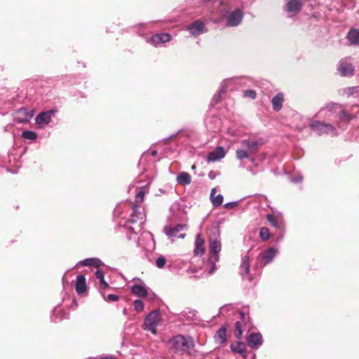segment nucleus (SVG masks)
<instances>
[{
	"label": "nucleus",
	"instance_id": "1",
	"mask_svg": "<svg viewBox=\"0 0 359 359\" xmlns=\"http://www.w3.org/2000/svg\"><path fill=\"white\" fill-rule=\"evenodd\" d=\"M241 147L236 151V156L238 160L249 158L252 155L257 153L259 143L258 141L252 139H245L241 141Z\"/></svg>",
	"mask_w": 359,
	"mask_h": 359
},
{
	"label": "nucleus",
	"instance_id": "2",
	"mask_svg": "<svg viewBox=\"0 0 359 359\" xmlns=\"http://www.w3.org/2000/svg\"><path fill=\"white\" fill-rule=\"evenodd\" d=\"M146 220V215L144 210H141L140 208L137 205H133V212L130 214L128 222L133 226H129L132 232L136 234L142 229V225Z\"/></svg>",
	"mask_w": 359,
	"mask_h": 359
},
{
	"label": "nucleus",
	"instance_id": "3",
	"mask_svg": "<svg viewBox=\"0 0 359 359\" xmlns=\"http://www.w3.org/2000/svg\"><path fill=\"white\" fill-rule=\"evenodd\" d=\"M229 7L225 6L222 8L219 11L222 13V18H225L226 20V25L228 27H236L242 21L243 18V12L240 8H236L235 11L227 14Z\"/></svg>",
	"mask_w": 359,
	"mask_h": 359
},
{
	"label": "nucleus",
	"instance_id": "4",
	"mask_svg": "<svg viewBox=\"0 0 359 359\" xmlns=\"http://www.w3.org/2000/svg\"><path fill=\"white\" fill-rule=\"evenodd\" d=\"M162 321L161 314L158 309L151 311L145 318L144 322V329L151 332L153 334H156L157 326Z\"/></svg>",
	"mask_w": 359,
	"mask_h": 359
},
{
	"label": "nucleus",
	"instance_id": "5",
	"mask_svg": "<svg viewBox=\"0 0 359 359\" xmlns=\"http://www.w3.org/2000/svg\"><path fill=\"white\" fill-rule=\"evenodd\" d=\"M169 344L175 351L180 352L188 351L193 346L191 339L183 335H177L172 337L169 341Z\"/></svg>",
	"mask_w": 359,
	"mask_h": 359
},
{
	"label": "nucleus",
	"instance_id": "6",
	"mask_svg": "<svg viewBox=\"0 0 359 359\" xmlns=\"http://www.w3.org/2000/svg\"><path fill=\"white\" fill-rule=\"evenodd\" d=\"M337 112H339V118L341 121L348 122L353 118L351 114L342 110L341 106L337 103L328 104L319 111V113H325L327 116H331L333 114Z\"/></svg>",
	"mask_w": 359,
	"mask_h": 359
},
{
	"label": "nucleus",
	"instance_id": "7",
	"mask_svg": "<svg viewBox=\"0 0 359 359\" xmlns=\"http://www.w3.org/2000/svg\"><path fill=\"white\" fill-rule=\"evenodd\" d=\"M310 127L319 135H337L336 128L330 123H326L320 121H313L310 124Z\"/></svg>",
	"mask_w": 359,
	"mask_h": 359
},
{
	"label": "nucleus",
	"instance_id": "8",
	"mask_svg": "<svg viewBox=\"0 0 359 359\" xmlns=\"http://www.w3.org/2000/svg\"><path fill=\"white\" fill-rule=\"evenodd\" d=\"M210 250L213 254V256L210 257L209 262L212 264V266L209 271V273H212L216 269L215 263L219 259V252L221 250V242L217 238L210 239Z\"/></svg>",
	"mask_w": 359,
	"mask_h": 359
},
{
	"label": "nucleus",
	"instance_id": "9",
	"mask_svg": "<svg viewBox=\"0 0 359 359\" xmlns=\"http://www.w3.org/2000/svg\"><path fill=\"white\" fill-rule=\"evenodd\" d=\"M55 112L54 110L51 109L39 113L35 118V123L38 128H44L51 121Z\"/></svg>",
	"mask_w": 359,
	"mask_h": 359
},
{
	"label": "nucleus",
	"instance_id": "10",
	"mask_svg": "<svg viewBox=\"0 0 359 359\" xmlns=\"http://www.w3.org/2000/svg\"><path fill=\"white\" fill-rule=\"evenodd\" d=\"M186 29L195 37L207 32L205 23L200 20H197L187 26Z\"/></svg>",
	"mask_w": 359,
	"mask_h": 359
},
{
	"label": "nucleus",
	"instance_id": "11",
	"mask_svg": "<svg viewBox=\"0 0 359 359\" xmlns=\"http://www.w3.org/2000/svg\"><path fill=\"white\" fill-rule=\"evenodd\" d=\"M186 227L185 225L179 224L174 226H165L164 228V231L165 234L169 238H184L185 237V233H180L181 231H182Z\"/></svg>",
	"mask_w": 359,
	"mask_h": 359
},
{
	"label": "nucleus",
	"instance_id": "12",
	"mask_svg": "<svg viewBox=\"0 0 359 359\" xmlns=\"http://www.w3.org/2000/svg\"><path fill=\"white\" fill-rule=\"evenodd\" d=\"M349 60L350 58H344L339 62L338 70L343 76H349L353 74L354 68Z\"/></svg>",
	"mask_w": 359,
	"mask_h": 359
},
{
	"label": "nucleus",
	"instance_id": "13",
	"mask_svg": "<svg viewBox=\"0 0 359 359\" xmlns=\"http://www.w3.org/2000/svg\"><path fill=\"white\" fill-rule=\"evenodd\" d=\"M171 40V36L168 33H160L153 35L147 41L154 46L164 44Z\"/></svg>",
	"mask_w": 359,
	"mask_h": 359
},
{
	"label": "nucleus",
	"instance_id": "14",
	"mask_svg": "<svg viewBox=\"0 0 359 359\" xmlns=\"http://www.w3.org/2000/svg\"><path fill=\"white\" fill-rule=\"evenodd\" d=\"M131 292L139 297H146L149 295V288L146 286V285L138 280V282L133 285L130 287Z\"/></svg>",
	"mask_w": 359,
	"mask_h": 359
},
{
	"label": "nucleus",
	"instance_id": "15",
	"mask_svg": "<svg viewBox=\"0 0 359 359\" xmlns=\"http://www.w3.org/2000/svg\"><path fill=\"white\" fill-rule=\"evenodd\" d=\"M33 115L32 111H29L25 108H21L15 112L14 119L20 123H27L29 121Z\"/></svg>",
	"mask_w": 359,
	"mask_h": 359
},
{
	"label": "nucleus",
	"instance_id": "16",
	"mask_svg": "<svg viewBox=\"0 0 359 359\" xmlns=\"http://www.w3.org/2000/svg\"><path fill=\"white\" fill-rule=\"evenodd\" d=\"M226 155V151L222 147H217L213 151L210 152L207 156L208 162H215L223 158Z\"/></svg>",
	"mask_w": 359,
	"mask_h": 359
},
{
	"label": "nucleus",
	"instance_id": "17",
	"mask_svg": "<svg viewBox=\"0 0 359 359\" xmlns=\"http://www.w3.org/2000/svg\"><path fill=\"white\" fill-rule=\"evenodd\" d=\"M248 345L252 348H258L263 343L262 336L260 333H252L247 339Z\"/></svg>",
	"mask_w": 359,
	"mask_h": 359
},
{
	"label": "nucleus",
	"instance_id": "18",
	"mask_svg": "<svg viewBox=\"0 0 359 359\" xmlns=\"http://www.w3.org/2000/svg\"><path fill=\"white\" fill-rule=\"evenodd\" d=\"M278 253V250L273 248H270L264 251L261 255V259L264 265L270 263Z\"/></svg>",
	"mask_w": 359,
	"mask_h": 359
},
{
	"label": "nucleus",
	"instance_id": "19",
	"mask_svg": "<svg viewBox=\"0 0 359 359\" xmlns=\"http://www.w3.org/2000/svg\"><path fill=\"white\" fill-rule=\"evenodd\" d=\"M302 4L300 0H290L286 5L287 11L292 15H295L302 8Z\"/></svg>",
	"mask_w": 359,
	"mask_h": 359
},
{
	"label": "nucleus",
	"instance_id": "20",
	"mask_svg": "<svg viewBox=\"0 0 359 359\" xmlns=\"http://www.w3.org/2000/svg\"><path fill=\"white\" fill-rule=\"evenodd\" d=\"M75 289L79 294H82L86 291L87 286L86 278L83 275H79L76 277L75 282Z\"/></svg>",
	"mask_w": 359,
	"mask_h": 359
},
{
	"label": "nucleus",
	"instance_id": "21",
	"mask_svg": "<svg viewBox=\"0 0 359 359\" xmlns=\"http://www.w3.org/2000/svg\"><path fill=\"white\" fill-rule=\"evenodd\" d=\"M250 271V264L249 257L245 255L242 257L241 264L240 266V274L245 278L249 275Z\"/></svg>",
	"mask_w": 359,
	"mask_h": 359
},
{
	"label": "nucleus",
	"instance_id": "22",
	"mask_svg": "<svg viewBox=\"0 0 359 359\" xmlns=\"http://www.w3.org/2000/svg\"><path fill=\"white\" fill-rule=\"evenodd\" d=\"M231 350L234 353L241 354L244 359H247L248 355L246 353V346L245 344L241 342H237L236 344H231Z\"/></svg>",
	"mask_w": 359,
	"mask_h": 359
},
{
	"label": "nucleus",
	"instance_id": "23",
	"mask_svg": "<svg viewBox=\"0 0 359 359\" xmlns=\"http://www.w3.org/2000/svg\"><path fill=\"white\" fill-rule=\"evenodd\" d=\"M103 263L102 261L97 258H87L83 260H81L79 262V263L76 264L81 265V266H95V267H99L101 265H102Z\"/></svg>",
	"mask_w": 359,
	"mask_h": 359
},
{
	"label": "nucleus",
	"instance_id": "24",
	"mask_svg": "<svg viewBox=\"0 0 359 359\" xmlns=\"http://www.w3.org/2000/svg\"><path fill=\"white\" fill-rule=\"evenodd\" d=\"M177 182L183 186L189 185L191 182V175L187 172H180L177 177Z\"/></svg>",
	"mask_w": 359,
	"mask_h": 359
},
{
	"label": "nucleus",
	"instance_id": "25",
	"mask_svg": "<svg viewBox=\"0 0 359 359\" xmlns=\"http://www.w3.org/2000/svg\"><path fill=\"white\" fill-rule=\"evenodd\" d=\"M283 100V94L281 93H278L273 97L271 102L275 111H278L282 109Z\"/></svg>",
	"mask_w": 359,
	"mask_h": 359
},
{
	"label": "nucleus",
	"instance_id": "26",
	"mask_svg": "<svg viewBox=\"0 0 359 359\" xmlns=\"http://www.w3.org/2000/svg\"><path fill=\"white\" fill-rule=\"evenodd\" d=\"M215 340L218 344H223L226 340V330L224 327L219 328L215 334Z\"/></svg>",
	"mask_w": 359,
	"mask_h": 359
},
{
	"label": "nucleus",
	"instance_id": "27",
	"mask_svg": "<svg viewBox=\"0 0 359 359\" xmlns=\"http://www.w3.org/2000/svg\"><path fill=\"white\" fill-rule=\"evenodd\" d=\"M347 39L351 44L359 46V30L351 29L347 34Z\"/></svg>",
	"mask_w": 359,
	"mask_h": 359
},
{
	"label": "nucleus",
	"instance_id": "28",
	"mask_svg": "<svg viewBox=\"0 0 359 359\" xmlns=\"http://www.w3.org/2000/svg\"><path fill=\"white\" fill-rule=\"evenodd\" d=\"M195 245H196V248H195V250H194V253L196 255H201L204 253V241L203 239L201 237V236L199 234L197 235L196 236V241H195Z\"/></svg>",
	"mask_w": 359,
	"mask_h": 359
},
{
	"label": "nucleus",
	"instance_id": "29",
	"mask_svg": "<svg viewBox=\"0 0 359 359\" xmlns=\"http://www.w3.org/2000/svg\"><path fill=\"white\" fill-rule=\"evenodd\" d=\"M215 194H216V189L215 188H213L211 190L210 200H211L212 203L215 206H219L222 205V203L223 202V196L221 194H218V195L215 196Z\"/></svg>",
	"mask_w": 359,
	"mask_h": 359
},
{
	"label": "nucleus",
	"instance_id": "30",
	"mask_svg": "<svg viewBox=\"0 0 359 359\" xmlns=\"http://www.w3.org/2000/svg\"><path fill=\"white\" fill-rule=\"evenodd\" d=\"M266 219L276 229H283L282 222H278L273 215H271V214L267 215Z\"/></svg>",
	"mask_w": 359,
	"mask_h": 359
},
{
	"label": "nucleus",
	"instance_id": "31",
	"mask_svg": "<svg viewBox=\"0 0 359 359\" xmlns=\"http://www.w3.org/2000/svg\"><path fill=\"white\" fill-rule=\"evenodd\" d=\"M22 137L25 140H35L37 138V134L32 130H25L22 133Z\"/></svg>",
	"mask_w": 359,
	"mask_h": 359
},
{
	"label": "nucleus",
	"instance_id": "32",
	"mask_svg": "<svg viewBox=\"0 0 359 359\" xmlns=\"http://www.w3.org/2000/svg\"><path fill=\"white\" fill-rule=\"evenodd\" d=\"M259 236L263 241L268 240L271 236L269 229L266 227H262L259 231Z\"/></svg>",
	"mask_w": 359,
	"mask_h": 359
},
{
	"label": "nucleus",
	"instance_id": "33",
	"mask_svg": "<svg viewBox=\"0 0 359 359\" xmlns=\"http://www.w3.org/2000/svg\"><path fill=\"white\" fill-rule=\"evenodd\" d=\"M144 236L147 238V239H149V244L148 245V246H144L140 242L138 243V245H140V246H142L148 250L151 249V248H153L154 247V239L152 238V235L147 232V233H145V234L144 235Z\"/></svg>",
	"mask_w": 359,
	"mask_h": 359
},
{
	"label": "nucleus",
	"instance_id": "34",
	"mask_svg": "<svg viewBox=\"0 0 359 359\" xmlns=\"http://www.w3.org/2000/svg\"><path fill=\"white\" fill-rule=\"evenodd\" d=\"M242 334H243V323L238 321L236 323V331H235L236 337L237 339H240L241 338Z\"/></svg>",
	"mask_w": 359,
	"mask_h": 359
},
{
	"label": "nucleus",
	"instance_id": "35",
	"mask_svg": "<svg viewBox=\"0 0 359 359\" xmlns=\"http://www.w3.org/2000/svg\"><path fill=\"white\" fill-rule=\"evenodd\" d=\"M134 305V309L137 312H141L144 310V302L140 299H136L134 301L133 303Z\"/></svg>",
	"mask_w": 359,
	"mask_h": 359
},
{
	"label": "nucleus",
	"instance_id": "36",
	"mask_svg": "<svg viewBox=\"0 0 359 359\" xmlns=\"http://www.w3.org/2000/svg\"><path fill=\"white\" fill-rule=\"evenodd\" d=\"M145 190L144 188H142L136 194L135 196V202L136 203H139L142 202L144 199V196L145 194Z\"/></svg>",
	"mask_w": 359,
	"mask_h": 359
},
{
	"label": "nucleus",
	"instance_id": "37",
	"mask_svg": "<svg viewBox=\"0 0 359 359\" xmlns=\"http://www.w3.org/2000/svg\"><path fill=\"white\" fill-rule=\"evenodd\" d=\"M257 95L256 92L254 90H246L243 93L244 97L246 98H250V99H255Z\"/></svg>",
	"mask_w": 359,
	"mask_h": 359
},
{
	"label": "nucleus",
	"instance_id": "38",
	"mask_svg": "<svg viewBox=\"0 0 359 359\" xmlns=\"http://www.w3.org/2000/svg\"><path fill=\"white\" fill-rule=\"evenodd\" d=\"M166 263V259L164 257L161 256L156 260V265L158 268H163Z\"/></svg>",
	"mask_w": 359,
	"mask_h": 359
},
{
	"label": "nucleus",
	"instance_id": "39",
	"mask_svg": "<svg viewBox=\"0 0 359 359\" xmlns=\"http://www.w3.org/2000/svg\"><path fill=\"white\" fill-rule=\"evenodd\" d=\"M106 302H116L118 300V296L113 294H108L104 297Z\"/></svg>",
	"mask_w": 359,
	"mask_h": 359
},
{
	"label": "nucleus",
	"instance_id": "40",
	"mask_svg": "<svg viewBox=\"0 0 359 359\" xmlns=\"http://www.w3.org/2000/svg\"><path fill=\"white\" fill-rule=\"evenodd\" d=\"M224 0H204L205 3L211 2L215 7L219 6L223 4Z\"/></svg>",
	"mask_w": 359,
	"mask_h": 359
},
{
	"label": "nucleus",
	"instance_id": "41",
	"mask_svg": "<svg viewBox=\"0 0 359 359\" xmlns=\"http://www.w3.org/2000/svg\"><path fill=\"white\" fill-rule=\"evenodd\" d=\"M238 204V201L229 202L224 204V207L228 209H232L236 207Z\"/></svg>",
	"mask_w": 359,
	"mask_h": 359
},
{
	"label": "nucleus",
	"instance_id": "42",
	"mask_svg": "<svg viewBox=\"0 0 359 359\" xmlns=\"http://www.w3.org/2000/svg\"><path fill=\"white\" fill-rule=\"evenodd\" d=\"M95 276L98 280H101L102 278H104V274L102 272V271L98 269L95 271Z\"/></svg>",
	"mask_w": 359,
	"mask_h": 359
},
{
	"label": "nucleus",
	"instance_id": "43",
	"mask_svg": "<svg viewBox=\"0 0 359 359\" xmlns=\"http://www.w3.org/2000/svg\"><path fill=\"white\" fill-rule=\"evenodd\" d=\"M230 308H232V306L231 305H226V306H222V308H220L219 309V312L220 313H223L224 312H226L227 311H229V309Z\"/></svg>",
	"mask_w": 359,
	"mask_h": 359
},
{
	"label": "nucleus",
	"instance_id": "44",
	"mask_svg": "<svg viewBox=\"0 0 359 359\" xmlns=\"http://www.w3.org/2000/svg\"><path fill=\"white\" fill-rule=\"evenodd\" d=\"M302 181V176H299L297 177H293L292 179V182H294V183H298V182H300Z\"/></svg>",
	"mask_w": 359,
	"mask_h": 359
},
{
	"label": "nucleus",
	"instance_id": "45",
	"mask_svg": "<svg viewBox=\"0 0 359 359\" xmlns=\"http://www.w3.org/2000/svg\"><path fill=\"white\" fill-rule=\"evenodd\" d=\"M99 280L104 288H107L109 286L108 283L104 280V277Z\"/></svg>",
	"mask_w": 359,
	"mask_h": 359
},
{
	"label": "nucleus",
	"instance_id": "46",
	"mask_svg": "<svg viewBox=\"0 0 359 359\" xmlns=\"http://www.w3.org/2000/svg\"><path fill=\"white\" fill-rule=\"evenodd\" d=\"M99 359H116L114 356H100Z\"/></svg>",
	"mask_w": 359,
	"mask_h": 359
},
{
	"label": "nucleus",
	"instance_id": "47",
	"mask_svg": "<svg viewBox=\"0 0 359 359\" xmlns=\"http://www.w3.org/2000/svg\"><path fill=\"white\" fill-rule=\"evenodd\" d=\"M219 99V95H215L213 97V100H215V102H217Z\"/></svg>",
	"mask_w": 359,
	"mask_h": 359
},
{
	"label": "nucleus",
	"instance_id": "48",
	"mask_svg": "<svg viewBox=\"0 0 359 359\" xmlns=\"http://www.w3.org/2000/svg\"><path fill=\"white\" fill-rule=\"evenodd\" d=\"M151 154L152 156H156V155L157 154V151H156V150H154V151H152L151 152Z\"/></svg>",
	"mask_w": 359,
	"mask_h": 359
},
{
	"label": "nucleus",
	"instance_id": "49",
	"mask_svg": "<svg viewBox=\"0 0 359 359\" xmlns=\"http://www.w3.org/2000/svg\"><path fill=\"white\" fill-rule=\"evenodd\" d=\"M251 359H255V354L253 353L251 356Z\"/></svg>",
	"mask_w": 359,
	"mask_h": 359
},
{
	"label": "nucleus",
	"instance_id": "50",
	"mask_svg": "<svg viewBox=\"0 0 359 359\" xmlns=\"http://www.w3.org/2000/svg\"><path fill=\"white\" fill-rule=\"evenodd\" d=\"M239 313H240V315L241 316V317H243V316H244V313H243V312H240Z\"/></svg>",
	"mask_w": 359,
	"mask_h": 359
},
{
	"label": "nucleus",
	"instance_id": "51",
	"mask_svg": "<svg viewBox=\"0 0 359 359\" xmlns=\"http://www.w3.org/2000/svg\"><path fill=\"white\" fill-rule=\"evenodd\" d=\"M195 165H192V169H195Z\"/></svg>",
	"mask_w": 359,
	"mask_h": 359
},
{
	"label": "nucleus",
	"instance_id": "52",
	"mask_svg": "<svg viewBox=\"0 0 359 359\" xmlns=\"http://www.w3.org/2000/svg\"><path fill=\"white\" fill-rule=\"evenodd\" d=\"M215 359H218L217 358H215Z\"/></svg>",
	"mask_w": 359,
	"mask_h": 359
}]
</instances>
